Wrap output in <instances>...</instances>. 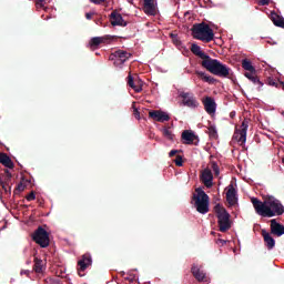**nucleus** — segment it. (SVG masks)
<instances>
[{
	"instance_id": "1",
	"label": "nucleus",
	"mask_w": 284,
	"mask_h": 284,
	"mask_svg": "<svg viewBox=\"0 0 284 284\" xmlns=\"http://www.w3.org/2000/svg\"><path fill=\"white\" fill-rule=\"evenodd\" d=\"M191 52L195 54V57L202 59V68H205V70H207V72H211V74H214L215 77H221L222 79H227V77H230V72H232V69L221 63V61L212 59L210 55L201 50V47L199 44H192Z\"/></svg>"
},
{
	"instance_id": "2",
	"label": "nucleus",
	"mask_w": 284,
	"mask_h": 284,
	"mask_svg": "<svg viewBox=\"0 0 284 284\" xmlns=\"http://www.w3.org/2000/svg\"><path fill=\"white\" fill-rule=\"evenodd\" d=\"M252 205L260 216L272 219V216H283L284 206L277 199H268L263 202L256 197L251 199Z\"/></svg>"
},
{
	"instance_id": "3",
	"label": "nucleus",
	"mask_w": 284,
	"mask_h": 284,
	"mask_svg": "<svg viewBox=\"0 0 284 284\" xmlns=\"http://www.w3.org/2000/svg\"><path fill=\"white\" fill-rule=\"evenodd\" d=\"M193 39H197L199 41H204V43H210L214 41V31L210 28V24L205 22L193 24L192 29Z\"/></svg>"
},
{
	"instance_id": "4",
	"label": "nucleus",
	"mask_w": 284,
	"mask_h": 284,
	"mask_svg": "<svg viewBox=\"0 0 284 284\" xmlns=\"http://www.w3.org/2000/svg\"><path fill=\"white\" fill-rule=\"evenodd\" d=\"M215 216L217 219V225L220 227V232H227L232 227V221H230V213L223 205L216 204L214 206Z\"/></svg>"
},
{
	"instance_id": "5",
	"label": "nucleus",
	"mask_w": 284,
	"mask_h": 284,
	"mask_svg": "<svg viewBox=\"0 0 284 284\" xmlns=\"http://www.w3.org/2000/svg\"><path fill=\"white\" fill-rule=\"evenodd\" d=\"M196 194H193V201H195V207L200 214H207L210 212V195L203 191V189H195Z\"/></svg>"
},
{
	"instance_id": "6",
	"label": "nucleus",
	"mask_w": 284,
	"mask_h": 284,
	"mask_svg": "<svg viewBox=\"0 0 284 284\" xmlns=\"http://www.w3.org/2000/svg\"><path fill=\"white\" fill-rule=\"evenodd\" d=\"M32 241L40 245V247H48L50 245V233L42 226H39L31 235Z\"/></svg>"
},
{
	"instance_id": "7",
	"label": "nucleus",
	"mask_w": 284,
	"mask_h": 284,
	"mask_svg": "<svg viewBox=\"0 0 284 284\" xmlns=\"http://www.w3.org/2000/svg\"><path fill=\"white\" fill-rule=\"evenodd\" d=\"M247 128H250V120L244 119L241 128L235 130L233 138L243 148L245 145V141H247Z\"/></svg>"
},
{
	"instance_id": "8",
	"label": "nucleus",
	"mask_w": 284,
	"mask_h": 284,
	"mask_svg": "<svg viewBox=\"0 0 284 284\" xmlns=\"http://www.w3.org/2000/svg\"><path fill=\"white\" fill-rule=\"evenodd\" d=\"M130 57H132V54H130L129 52L118 50L109 55V61H113V65H115V68H119L123 65V63H125V61H128Z\"/></svg>"
},
{
	"instance_id": "9",
	"label": "nucleus",
	"mask_w": 284,
	"mask_h": 284,
	"mask_svg": "<svg viewBox=\"0 0 284 284\" xmlns=\"http://www.w3.org/2000/svg\"><path fill=\"white\" fill-rule=\"evenodd\" d=\"M180 97L182 98V105H185V108L194 110L199 106V101L194 97V93L182 91L180 92Z\"/></svg>"
},
{
	"instance_id": "10",
	"label": "nucleus",
	"mask_w": 284,
	"mask_h": 284,
	"mask_svg": "<svg viewBox=\"0 0 284 284\" xmlns=\"http://www.w3.org/2000/svg\"><path fill=\"white\" fill-rule=\"evenodd\" d=\"M150 119L153 121H158V123H165V121H170V114L162 110H153L149 112Z\"/></svg>"
},
{
	"instance_id": "11",
	"label": "nucleus",
	"mask_w": 284,
	"mask_h": 284,
	"mask_svg": "<svg viewBox=\"0 0 284 284\" xmlns=\"http://www.w3.org/2000/svg\"><path fill=\"white\" fill-rule=\"evenodd\" d=\"M200 181L205 185V187H212L214 185V175L212 174V170L204 169L200 174Z\"/></svg>"
},
{
	"instance_id": "12",
	"label": "nucleus",
	"mask_w": 284,
	"mask_h": 284,
	"mask_svg": "<svg viewBox=\"0 0 284 284\" xmlns=\"http://www.w3.org/2000/svg\"><path fill=\"white\" fill-rule=\"evenodd\" d=\"M226 201L231 207L239 204V197L236 196V189L234 187L233 183H231L226 187Z\"/></svg>"
},
{
	"instance_id": "13",
	"label": "nucleus",
	"mask_w": 284,
	"mask_h": 284,
	"mask_svg": "<svg viewBox=\"0 0 284 284\" xmlns=\"http://www.w3.org/2000/svg\"><path fill=\"white\" fill-rule=\"evenodd\" d=\"M92 265V256L90 254L82 255V258L78 261V274L79 276H83L82 272H85Z\"/></svg>"
},
{
	"instance_id": "14",
	"label": "nucleus",
	"mask_w": 284,
	"mask_h": 284,
	"mask_svg": "<svg viewBox=\"0 0 284 284\" xmlns=\"http://www.w3.org/2000/svg\"><path fill=\"white\" fill-rule=\"evenodd\" d=\"M110 21L111 26L113 27L120 26L121 28H125V26H128V21H125L123 19V16H121V13H119L118 11H113L110 14Z\"/></svg>"
},
{
	"instance_id": "15",
	"label": "nucleus",
	"mask_w": 284,
	"mask_h": 284,
	"mask_svg": "<svg viewBox=\"0 0 284 284\" xmlns=\"http://www.w3.org/2000/svg\"><path fill=\"white\" fill-rule=\"evenodd\" d=\"M110 41V36H103V37H94L91 38L89 41V47L91 50H98V48L103 44L108 43Z\"/></svg>"
},
{
	"instance_id": "16",
	"label": "nucleus",
	"mask_w": 284,
	"mask_h": 284,
	"mask_svg": "<svg viewBox=\"0 0 284 284\" xmlns=\"http://www.w3.org/2000/svg\"><path fill=\"white\" fill-rule=\"evenodd\" d=\"M203 105H204V110H205V112H207V114H214L216 112V102L213 100V98L206 97L203 100Z\"/></svg>"
},
{
	"instance_id": "17",
	"label": "nucleus",
	"mask_w": 284,
	"mask_h": 284,
	"mask_svg": "<svg viewBox=\"0 0 284 284\" xmlns=\"http://www.w3.org/2000/svg\"><path fill=\"white\" fill-rule=\"evenodd\" d=\"M143 10L145 14L154 17L156 14V6H154V0H143Z\"/></svg>"
},
{
	"instance_id": "18",
	"label": "nucleus",
	"mask_w": 284,
	"mask_h": 284,
	"mask_svg": "<svg viewBox=\"0 0 284 284\" xmlns=\"http://www.w3.org/2000/svg\"><path fill=\"white\" fill-rule=\"evenodd\" d=\"M244 77H246V79H248V81H252V83H254V85H257V90H258V92H261V88H263V82L256 75V71H247L244 73Z\"/></svg>"
},
{
	"instance_id": "19",
	"label": "nucleus",
	"mask_w": 284,
	"mask_h": 284,
	"mask_svg": "<svg viewBox=\"0 0 284 284\" xmlns=\"http://www.w3.org/2000/svg\"><path fill=\"white\" fill-rule=\"evenodd\" d=\"M196 139H199V136H196V134H194V132L190 130H184L182 132V141H184L183 143H185L186 145L194 144V141H196Z\"/></svg>"
},
{
	"instance_id": "20",
	"label": "nucleus",
	"mask_w": 284,
	"mask_h": 284,
	"mask_svg": "<svg viewBox=\"0 0 284 284\" xmlns=\"http://www.w3.org/2000/svg\"><path fill=\"white\" fill-rule=\"evenodd\" d=\"M271 234L274 236H283L284 226L283 224L276 222V220H271Z\"/></svg>"
},
{
	"instance_id": "21",
	"label": "nucleus",
	"mask_w": 284,
	"mask_h": 284,
	"mask_svg": "<svg viewBox=\"0 0 284 284\" xmlns=\"http://www.w3.org/2000/svg\"><path fill=\"white\" fill-rule=\"evenodd\" d=\"M262 236L264 239V243L267 250H274V247L276 246V241L274 240V237H272V235L265 230H262Z\"/></svg>"
},
{
	"instance_id": "22",
	"label": "nucleus",
	"mask_w": 284,
	"mask_h": 284,
	"mask_svg": "<svg viewBox=\"0 0 284 284\" xmlns=\"http://www.w3.org/2000/svg\"><path fill=\"white\" fill-rule=\"evenodd\" d=\"M191 273L199 283H203V281H205V274L201 268H199V266H196V264L192 265Z\"/></svg>"
},
{
	"instance_id": "23",
	"label": "nucleus",
	"mask_w": 284,
	"mask_h": 284,
	"mask_svg": "<svg viewBox=\"0 0 284 284\" xmlns=\"http://www.w3.org/2000/svg\"><path fill=\"white\" fill-rule=\"evenodd\" d=\"M0 163L1 165H4V168H9V170H12L14 168L12 159H10V156L6 153H0Z\"/></svg>"
},
{
	"instance_id": "24",
	"label": "nucleus",
	"mask_w": 284,
	"mask_h": 284,
	"mask_svg": "<svg viewBox=\"0 0 284 284\" xmlns=\"http://www.w3.org/2000/svg\"><path fill=\"white\" fill-rule=\"evenodd\" d=\"M271 21L277 28H284V18L278 16V13H276L275 11L271 12Z\"/></svg>"
},
{
	"instance_id": "25",
	"label": "nucleus",
	"mask_w": 284,
	"mask_h": 284,
	"mask_svg": "<svg viewBox=\"0 0 284 284\" xmlns=\"http://www.w3.org/2000/svg\"><path fill=\"white\" fill-rule=\"evenodd\" d=\"M126 83L129 88H132V90H134V92L139 93L143 91V88L141 85L134 84V78L132 77V74L128 75Z\"/></svg>"
},
{
	"instance_id": "26",
	"label": "nucleus",
	"mask_w": 284,
	"mask_h": 284,
	"mask_svg": "<svg viewBox=\"0 0 284 284\" xmlns=\"http://www.w3.org/2000/svg\"><path fill=\"white\" fill-rule=\"evenodd\" d=\"M195 74L196 77L202 79V81H204L205 83H216V79H214L213 77L206 75V73L203 71H195Z\"/></svg>"
},
{
	"instance_id": "27",
	"label": "nucleus",
	"mask_w": 284,
	"mask_h": 284,
	"mask_svg": "<svg viewBox=\"0 0 284 284\" xmlns=\"http://www.w3.org/2000/svg\"><path fill=\"white\" fill-rule=\"evenodd\" d=\"M33 271L36 274H41L43 272V260L34 257Z\"/></svg>"
},
{
	"instance_id": "28",
	"label": "nucleus",
	"mask_w": 284,
	"mask_h": 284,
	"mask_svg": "<svg viewBox=\"0 0 284 284\" xmlns=\"http://www.w3.org/2000/svg\"><path fill=\"white\" fill-rule=\"evenodd\" d=\"M242 68L246 70V72H256V69L252 65V61L247 59L242 60Z\"/></svg>"
},
{
	"instance_id": "29",
	"label": "nucleus",
	"mask_w": 284,
	"mask_h": 284,
	"mask_svg": "<svg viewBox=\"0 0 284 284\" xmlns=\"http://www.w3.org/2000/svg\"><path fill=\"white\" fill-rule=\"evenodd\" d=\"M4 172H6L4 180L0 176V185L3 187V190H6V183H8L10 179H12V173H10V171L6 170Z\"/></svg>"
},
{
	"instance_id": "30",
	"label": "nucleus",
	"mask_w": 284,
	"mask_h": 284,
	"mask_svg": "<svg viewBox=\"0 0 284 284\" xmlns=\"http://www.w3.org/2000/svg\"><path fill=\"white\" fill-rule=\"evenodd\" d=\"M162 134L163 136H165V139H168L169 141H174V135L172 134V131H170L169 128H164L162 130Z\"/></svg>"
},
{
	"instance_id": "31",
	"label": "nucleus",
	"mask_w": 284,
	"mask_h": 284,
	"mask_svg": "<svg viewBox=\"0 0 284 284\" xmlns=\"http://www.w3.org/2000/svg\"><path fill=\"white\" fill-rule=\"evenodd\" d=\"M281 81L274 79V78H267L266 79V84L271 85L272 88H278Z\"/></svg>"
},
{
	"instance_id": "32",
	"label": "nucleus",
	"mask_w": 284,
	"mask_h": 284,
	"mask_svg": "<svg viewBox=\"0 0 284 284\" xmlns=\"http://www.w3.org/2000/svg\"><path fill=\"white\" fill-rule=\"evenodd\" d=\"M209 136L210 139L219 138V133L216 132V128L214 125L209 126Z\"/></svg>"
},
{
	"instance_id": "33",
	"label": "nucleus",
	"mask_w": 284,
	"mask_h": 284,
	"mask_svg": "<svg viewBox=\"0 0 284 284\" xmlns=\"http://www.w3.org/2000/svg\"><path fill=\"white\" fill-rule=\"evenodd\" d=\"M27 185L23 183V180L17 185L16 190H14V194H17L18 192H23L26 190Z\"/></svg>"
},
{
	"instance_id": "34",
	"label": "nucleus",
	"mask_w": 284,
	"mask_h": 284,
	"mask_svg": "<svg viewBox=\"0 0 284 284\" xmlns=\"http://www.w3.org/2000/svg\"><path fill=\"white\" fill-rule=\"evenodd\" d=\"M174 163L178 168H183V156L176 155Z\"/></svg>"
},
{
	"instance_id": "35",
	"label": "nucleus",
	"mask_w": 284,
	"mask_h": 284,
	"mask_svg": "<svg viewBox=\"0 0 284 284\" xmlns=\"http://www.w3.org/2000/svg\"><path fill=\"white\" fill-rule=\"evenodd\" d=\"M211 168H212V170H213L215 176H219V174H221V171H220V169H219V164H216V162H213V163L211 164Z\"/></svg>"
},
{
	"instance_id": "36",
	"label": "nucleus",
	"mask_w": 284,
	"mask_h": 284,
	"mask_svg": "<svg viewBox=\"0 0 284 284\" xmlns=\"http://www.w3.org/2000/svg\"><path fill=\"white\" fill-rule=\"evenodd\" d=\"M36 7L39 8H45V0H38L36 2Z\"/></svg>"
},
{
	"instance_id": "37",
	"label": "nucleus",
	"mask_w": 284,
	"mask_h": 284,
	"mask_svg": "<svg viewBox=\"0 0 284 284\" xmlns=\"http://www.w3.org/2000/svg\"><path fill=\"white\" fill-rule=\"evenodd\" d=\"M26 199L27 201H34V199H37V195L34 194V192H31L26 196Z\"/></svg>"
},
{
	"instance_id": "38",
	"label": "nucleus",
	"mask_w": 284,
	"mask_h": 284,
	"mask_svg": "<svg viewBox=\"0 0 284 284\" xmlns=\"http://www.w3.org/2000/svg\"><path fill=\"white\" fill-rule=\"evenodd\" d=\"M133 115L135 116V119H141V112H139V109L133 108Z\"/></svg>"
},
{
	"instance_id": "39",
	"label": "nucleus",
	"mask_w": 284,
	"mask_h": 284,
	"mask_svg": "<svg viewBox=\"0 0 284 284\" xmlns=\"http://www.w3.org/2000/svg\"><path fill=\"white\" fill-rule=\"evenodd\" d=\"M106 0H90L91 3H94V6H101V3H105Z\"/></svg>"
},
{
	"instance_id": "40",
	"label": "nucleus",
	"mask_w": 284,
	"mask_h": 284,
	"mask_svg": "<svg viewBox=\"0 0 284 284\" xmlns=\"http://www.w3.org/2000/svg\"><path fill=\"white\" fill-rule=\"evenodd\" d=\"M272 0H260L257 3L258 6H270Z\"/></svg>"
},
{
	"instance_id": "41",
	"label": "nucleus",
	"mask_w": 284,
	"mask_h": 284,
	"mask_svg": "<svg viewBox=\"0 0 284 284\" xmlns=\"http://www.w3.org/2000/svg\"><path fill=\"white\" fill-rule=\"evenodd\" d=\"M179 150H171L170 153H169V156L172 158V156H176V154H179Z\"/></svg>"
},
{
	"instance_id": "42",
	"label": "nucleus",
	"mask_w": 284,
	"mask_h": 284,
	"mask_svg": "<svg viewBox=\"0 0 284 284\" xmlns=\"http://www.w3.org/2000/svg\"><path fill=\"white\" fill-rule=\"evenodd\" d=\"M92 17H94V13L92 12L85 13V19H88V21L92 20Z\"/></svg>"
},
{
	"instance_id": "43",
	"label": "nucleus",
	"mask_w": 284,
	"mask_h": 284,
	"mask_svg": "<svg viewBox=\"0 0 284 284\" xmlns=\"http://www.w3.org/2000/svg\"><path fill=\"white\" fill-rule=\"evenodd\" d=\"M171 37L173 38V43H175V45H179L181 43V41H179V39L174 37V34H171Z\"/></svg>"
},
{
	"instance_id": "44",
	"label": "nucleus",
	"mask_w": 284,
	"mask_h": 284,
	"mask_svg": "<svg viewBox=\"0 0 284 284\" xmlns=\"http://www.w3.org/2000/svg\"><path fill=\"white\" fill-rule=\"evenodd\" d=\"M20 274H21V276H23V274L26 276H30V271L29 270H24V271H21Z\"/></svg>"
},
{
	"instance_id": "45",
	"label": "nucleus",
	"mask_w": 284,
	"mask_h": 284,
	"mask_svg": "<svg viewBox=\"0 0 284 284\" xmlns=\"http://www.w3.org/2000/svg\"><path fill=\"white\" fill-rule=\"evenodd\" d=\"M217 243H221V245H225V243H227V241H225V240H217Z\"/></svg>"
},
{
	"instance_id": "46",
	"label": "nucleus",
	"mask_w": 284,
	"mask_h": 284,
	"mask_svg": "<svg viewBox=\"0 0 284 284\" xmlns=\"http://www.w3.org/2000/svg\"><path fill=\"white\" fill-rule=\"evenodd\" d=\"M230 116H231V119H234V116H236V112L232 111V112L230 113Z\"/></svg>"
},
{
	"instance_id": "47",
	"label": "nucleus",
	"mask_w": 284,
	"mask_h": 284,
	"mask_svg": "<svg viewBox=\"0 0 284 284\" xmlns=\"http://www.w3.org/2000/svg\"><path fill=\"white\" fill-rule=\"evenodd\" d=\"M281 88H282V90H284V82H280L278 89H281Z\"/></svg>"
}]
</instances>
